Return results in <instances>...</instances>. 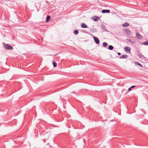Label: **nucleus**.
Returning a JSON list of instances; mask_svg holds the SVG:
<instances>
[{"label": "nucleus", "instance_id": "9b49d317", "mask_svg": "<svg viewBox=\"0 0 148 148\" xmlns=\"http://www.w3.org/2000/svg\"><path fill=\"white\" fill-rule=\"evenodd\" d=\"M138 56L140 58H144V56L141 53H139L138 54Z\"/></svg>", "mask_w": 148, "mask_h": 148}, {"label": "nucleus", "instance_id": "412c9836", "mask_svg": "<svg viewBox=\"0 0 148 148\" xmlns=\"http://www.w3.org/2000/svg\"><path fill=\"white\" fill-rule=\"evenodd\" d=\"M135 87V86H131L130 87L131 88H134Z\"/></svg>", "mask_w": 148, "mask_h": 148}, {"label": "nucleus", "instance_id": "1a4fd4ad", "mask_svg": "<svg viewBox=\"0 0 148 148\" xmlns=\"http://www.w3.org/2000/svg\"><path fill=\"white\" fill-rule=\"evenodd\" d=\"M128 56L127 55H122L120 56L119 58L120 59L126 58Z\"/></svg>", "mask_w": 148, "mask_h": 148}, {"label": "nucleus", "instance_id": "20e7f679", "mask_svg": "<svg viewBox=\"0 0 148 148\" xmlns=\"http://www.w3.org/2000/svg\"><path fill=\"white\" fill-rule=\"evenodd\" d=\"M136 35L137 38L139 39L140 40L143 38L142 36L139 33H136Z\"/></svg>", "mask_w": 148, "mask_h": 148}, {"label": "nucleus", "instance_id": "f8f14e48", "mask_svg": "<svg viewBox=\"0 0 148 148\" xmlns=\"http://www.w3.org/2000/svg\"><path fill=\"white\" fill-rule=\"evenodd\" d=\"M50 16L49 15L47 16L46 19V22H47L50 19Z\"/></svg>", "mask_w": 148, "mask_h": 148}, {"label": "nucleus", "instance_id": "a211bd4d", "mask_svg": "<svg viewBox=\"0 0 148 148\" xmlns=\"http://www.w3.org/2000/svg\"><path fill=\"white\" fill-rule=\"evenodd\" d=\"M53 64L54 67L56 66L57 64L55 62H53Z\"/></svg>", "mask_w": 148, "mask_h": 148}, {"label": "nucleus", "instance_id": "ddd939ff", "mask_svg": "<svg viewBox=\"0 0 148 148\" xmlns=\"http://www.w3.org/2000/svg\"><path fill=\"white\" fill-rule=\"evenodd\" d=\"M142 45H148V41L144 42L142 43Z\"/></svg>", "mask_w": 148, "mask_h": 148}, {"label": "nucleus", "instance_id": "39448f33", "mask_svg": "<svg viewBox=\"0 0 148 148\" xmlns=\"http://www.w3.org/2000/svg\"><path fill=\"white\" fill-rule=\"evenodd\" d=\"M99 18L98 16H94L92 18L93 20L95 21H98L99 20Z\"/></svg>", "mask_w": 148, "mask_h": 148}, {"label": "nucleus", "instance_id": "dca6fc26", "mask_svg": "<svg viewBox=\"0 0 148 148\" xmlns=\"http://www.w3.org/2000/svg\"><path fill=\"white\" fill-rule=\"evenodd\" d=\"M103 46L104 47H107L108 46V44L106 42H104L103 43Z\"/></svg>", "mask_w": 148, "mask_h": 148}, {"label": "nucleus", "instance_id": "5701e85b", "mask_svg": "<svg viewBox=\"0 0 148 148\" xmlns=\"http://www.w3.org/2000/svg\"><path fill=\"white\" fill-rule=\"evenodd\" d=\"M117 54H118V55L120 56V55H121V53H120L118 52V53Z\"/></svg>", "mask_w": 148, "mask_h": 148}, {"label": "nucleus", "instance_id": "423d86ee", "mask_svg": "<svg viewBox=\"0 0 148 148\" xmlns=\"http://www.w3.org/2000/svg\"><path fill=\"white\" fill-rule=\"evenodd\" d=\"M110 11L109 10H102V12L103 13H109Z\"/></svg>", "mask_w": 148, "mask_h": 148}, {"label": "nucleus", "instance_id": "6e6552de", "mask_svg": "<svg viewBox=\"0 0 148 148\" xmlns=\"http://www.w3.org/2000/svg\"><path fill=\"white\" fill-rule=\"evenodd\" d=\"M81 27L83 28H86L88 27L87 25L84 23H82L81 24Z\"/></svg>", "mask_w": 148, "mask_h": 148}, {"label": "nucleus", "instance_id": "f3484780", "mask_svg": "<svg viewBox=\"0 0 148 148\" xmlns=\"http://www.w3.org/2000/svg\"><path fill=\"white\" fill-rule=\"evenodd\" d=\"M79 33L78 31L77 30H75L74 31V33L75 34H77Z\"/></svg>", "mask_w": 148, "mask_h": 148}, {"label": "nucleus", "instance_id": "0eeeda50", "mask_svg": "<svg viewBox=\"0 0 148 148\" xmlns=\"http://www.w3.org/2000/svg\"><path fill=\"white\" fill-rule=\"evenodd\" d=\"M125 34H127L128 35L130 34L131 33L130 31V30L128 29H126L125 30Z\"/></svg>", "mask_w": 148, "mask_h": 148}, {"label": "nucleus", "instance_id": "4be33fe9", "mask_svg": "<svg viewBox=\"0 0 148 148\" xmlns=\"http://www.w3.org/2000/svg\"><path fill=\"white\" fill-rule=\"evenodd\" d=\"M132 90V89H131V87L130 88H128V90L129 91H131V90Z\"/></svg>", "mask_w": 148, "mask_h": 148}, {"label": "nucleus", "instance_id": "7ed1b4c3", "mask_svg": "<svg viewBox=\"0 0 148 148\" xmlns=\"http://www.w3.org/2000/svg\"><path fill=\"white\" fill-rule=\"evenodd\" d=\"M4 46L6 48L8 49H11L12 48V46H9L8 45V44H5Z\"/></svg>", "mask_w": 148, "mask_h": 148}, {"label": "nucleus", "instance_id": "2eb2a0df", "mask_svg": "<svg viewBox=\"0 0 148 148\" xmlns=\"http://www.w3.org/2000/svg\"><path fill=\"white\" fill-rule=\"evenodd\" d=\"M135 63L136 64H137V65L140 66V67H142V65L140 63H139L138 62H135Z\"/></svg>", "mask_w": 148, "mask_h": 148}, {"label": "nucleus", "instance_id": "aec40b11", "mask_svg": "<svg viewBox=\"0 0 148 148\" xmlns=\"http://www.w3.org/2000/svg\"><path fill=\"white\" fill-rule=\"evenodd\" d=\"M102 28H103V29L104 31H106V28H105V26H103L102 27Z\"/></svg>", "mask_w": 148, "mask_h": 148}, {"label": "nucleus", "instance_id": "6ab92c4d", "mask_svg": "<svg viewBox=\"0 0 148 148\" xmlns=\"http://www.w3.org/2000/svg\"><path fill=\"white\" fill-rule=\"evenodd\" d=\"M128 42H129L130 43H131L132 44H134L133 42L131 40L129 39H128Z\"/></svg>", "mask_w": 148, "mask_h": 148}, {"label": "nucleus", "instance_id": "f03ea898", "mask_svg": "<svg viewBox=\"0 0 148 148\" xmlns=\"http://www.w3.org/2000/svg\"><path fill=\"white\" fill-rule=\"evenodd\" d=\"M130 49H131L130 47H125L124 48V49L125 51L127 53H130Z\"/></svg>", "mask_w": 148, "mask_h": 148}, {"label": "nucleus", "instance_id": "f257e3e1", "mask_svg": "<svg viewBox=\"0 0 148 148\" xmlns=\"http://www.w3.org/2000/svg\"><path fill=\"white\" fill-rule=\"evenodd\" d=\"M93 37L95 42L97 44H99V41L98 38H97L95 36H93Z\"/></svg>", "mask_w": 148, "mask_h": 148}, {"label": "nucleus", "instance_id": "9d476101", "mask_svg": "<svg viewBox=\"0 0 148 148\" xmlns=\"http://www.w3.org/2000/svg\"><path fill=\"white\" fill-rule=\"evenodd\" d=\"M122 26L124 27H126L129 26V24L128 23H124Z\"/></svg>", "mask_w": 148, "mask_h": 148}, {"label": "nucleus", "instance_id": "4468645a", "mask_svg": "<svg viewBox=\"0 0 148 148\" xmlns=\"http://www.w3.org/2000/svg\"><path fill=\"white\" fill-rule=\"evenodd\" d=\"M113 49V47L112 46L110 45L108 47V49L110 50H112Z\"/></svg>", "mask_w": 148, "mask_h": 148}]
</instances>
